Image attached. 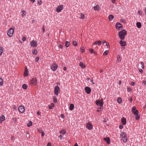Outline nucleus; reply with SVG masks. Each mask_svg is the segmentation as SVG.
Listing matches in <instances>:
<instances>
[{
	"label": "nucleus",
	"mask_w": 146,
	"mask_h": 146,
	"mask_svg": "<svg viewBox=\"0 0 146 146\" xmlns=\"http://www.w3.org/2000/svg\"><path fill=\"white\" fill-rule=\"evenodd\" d=\"M93 125L92 124L89 122L86 123V127L89 130H91L93 128Z\"/></svg>",
	"instance_id": "nucleus-10"
},
{
	"label": "nucleus",
	"mask_w": 146,
	"mask_h": 146,
	"mask_svg": "<svg viewBox=\"0 0 146 146\" xmlns=\"http://www.w3.org/2000/svg\"><path fill=\"white\" fill-rule=\"evenodd\" d=\"M132 100H133V99H132V97H130V98H129V100L131 102H132Z\"/></svg>",
	"instance_id": "nucleus-58"
},
{
	"label": "nucleus",
	"mask_w": 146,
	"mask_h": 146,
	"mask_svg": "<svg viewBox=\"0 0 146 146\" xmlns=\"http://www.w3.org/2000/svg\"><path fill=\"white\" fill-rule=\"evenodd\" d=\"M122 40L119 42L121 46H125L126 44V42L125 41H123Z\"/></svg>",
	"instance_id": "nucleus-15"
},
{
	"label": "nucleus",
	"mask_w": 146,
	"mask_h": 146,
	"mask_svg": "<svg viewBox=\"0 0 146 146\" xmlns=\"http://www.w3.org/2000/svg\"><path fill=\"white\" fill-rule=\"evenodd\" d=\"M53 100L54 103H56L57 102V98L55 96L53 97Z\"/></svg>",
	"instance_id": "nucleus-36"
},
{
	"label": "nucleus",
	"mask_w": 146,
	"mask_h": 146,
	"mask_svg": "<svg viewBox=\"0 0 146 146\" xmlns=\"http://www.w3.org/2000/svg\"><path fill=\"white\" fill-rule=\"evenodd\" d=\"M136 25L137 27L139 28H140L141 27V24L140 22H137L136 23Z\"/></svg>",
	"instance_id": "nucleus-26"
},
{
	"label": "nucleus",
	"mask_w": 146,
	"mask_h": 146,
	"mask_svg": "<svg viewBox=\"0 0 146 146\" xmlns=\"http://www.w3.org/2000/svg\"><path fill=\"white\" fill-rule=\"evenodd\" d=\"M31 46L33 47H36L37 45V42L34 40L31 41L30 42Z\"/></svg>",
	"instance_id": "nucleus-7"
},
{
	"label": "nucleus",
	"mask_w": 146,
	"mask_h": 146,
	"mask_svg": "<svg viewBox=\"0 0 146 146\" xmlns=\"http://www.w3.org/2000/svg\"><path fill=\"white\" fill-rule=\"evenodd\" d=\"M143 84L144 85H145L146 84V82L145 81V80H143Z\"/></svg>",
	"instance_id": "nucleus-57"
},
{
	"label": "nucleus",
	"mask_w": 146,
	"mask_h": 146,
	"mask_svg": "<svg viewBox=\"0 0 146 146\" xmlns=\"http://www.w3.org/2000/svg\"><path fill=\"white\" fill-rule=\"evenodd\" d=\"M32 53L34 55H36L37 53V50L35 49H34L32 51Z\"/></svg>",
	"instance_id": "nucleus-30"
},
{
	"label": "nucleus",
	"mask_w": 146,
	"mask_h": 146,
	"mask_svg": "<svg viewBox=\"0 0 146 146\" xmlns=\"http://www.w3.org/2000/svg\"><path fill=\"white\" fill-rule=\"evenodd\" d=\"M3 84V79L0 78V85L2 86Z\"/></svg>",
	"instance_id": "nucleus-37"
},
{
	"label": "nucleus",
	"mask_w": 146,
	"mask_h": 146,
	"mask_svg": "<svg viewBox=\"0 0 146 146\" xmlns=\"http://www.w3.org/2000/svg\"><path fill=\"white\" fill-rule=\"evenodd\" d=\"M54 93L55 95H58V93L60 92V90L58 86H56L54 87Z\"/></svg>",
	"instance_id": "nucleus-5"
},
{
	"label": "nucleus",
	"mask_w": 146,
	"mask_h": 146,
	"mask_svg": "<svg viewBox=\"0 0 146 146\" xmlns=\"http://www.w3.org/2000/svg\"><path fill=\"white\" fill-rule=\"evenodd\" d=\"M115 0H111V2L112 3H115Z\"/></svg>",
	"instance_id": "nucleus-62"
},
{
	"label": "nucleus",
	"mask_w": 146,
	"mask_h": 146,
	"mask_svg": "<svg viewBox=\"0 0 146 146\" xmlns=\"http://www.w3.org/2000/svg\"><path fill=\"white\" fill-rule=\"evenodd\" d=\"M123 128V126L122 125H120L119 126V128L120 129H122Z\"/></svg>",
	"instance_id": "nucleus-52"
},
{
	"label": "nucleus",
	"mask_w": 146,
	"mask_h": 146,
	"mask_svg": "<svg viewBox=\"0 0 146 146\" xmlns=\"http://www.w3.org/2000/svg\"><path fill=\"white\" fill-rule=\"evenodd\" d=\"M132 112V113L134 114V115L138 113V111L137 110H136V107L135 106H134L133 107Z\"/></svg>",
	"instance_id": "nucleus-11"
},
{
	"label": "nucleus",
	"mask_w": 146,
	"mask_h": 146,
	"mask_svg": "<svg viewBox=\"0 0 146 146\" xmlns=\"http://www.w3.org/2000/svg\"><path fill=\"white\" fill-rule=\"evenodd\" d=\"M22 88L24 89H26L27 88V86L25 84H24L22 85Z\"/></svg>",
	"instance_id": "nucleus-32"
},
{
	"label": "nucleus",
	"mask_w": 146,
	"mask_h": 146,
	"mask_svg": "<svg viewBox=\"0 0 146 146\" xmlns=\"http://www.w3.org/2000/svg\"><path fill=\"white\" fill-rule=\"evenodd\" d=\"M22 16L23 17L24 16H25L26 15V13L25 11L23 10L22 11Z\"/></svg>",
	"instance_id": "nucleus-35"
},
{
	"label": "nucleus",
	"mask_w": 146,
	"mask_h": 146,
	"mask_svg": "<svg viewBox=\"0 0 146 146\" xmlns=\"http://www.w3.org/2000/svg\"><path fill=\"white\" fill-rule=\"evenodd\" d=\"M39 58L38 57H36L35 59V61L36 62H38V61L39 60Z\"/></svg>",
	"instance_id": "nucleus-50"
},
{
	"label": "nucleus",
	"mask_w": 146,
	"mask_h": 146,
	"mask_svg": "<svg viewBox=\"0 0 146 146\" xmlns=\"http://www.w3.org/2000/svg\"><path fill=\"white\" fill-rule=\"evenodd\" d=\"M135 119L136 120H138L140 119V115H139L138 113L135 115Z\"/></svg>",
	"instance_id": "nucleus-27"
},
{
	"label": "nucleus",
	"mask_w": 146,
	"mask_h": 146,
	"mask_svg": "<svg viewBox=\"0 0 146 146\" xmlns=\"http://www.w3.org/2000/svg\"><path fill=\"white\" fill-rule=\"evenodd\" d=\"M26 40V38L25 36H23V38L22 39V40H23V41H25Z\"/></svg>",
	"instance_id": "nucleus-48"
},
{
	"label": "nucleus",
	"mask_w": 146,
	"mask_h": 146,
	"mask_svg": "<svg viewBox=\"0 0 146 146\" xmlns=\"http://www.w3.org/2000/svg\"><path fill=\"white\" fill-rule=\"evenodd\" d=\"M58 47L59 48H60L61 49H62L63 48L62 46L60 44H59Z\"/></svg>",
	"instance_id": "nucleus-51"
},
{
	"label": "nucleus",
	"mask_w": 146,
	"mask_h": 146,
	"mask_svg": "<svg viewBox=\"0 0 146 146\" xmlns=\"http://www.w3.org/2000/svg\"><path fill=\"white\" fill-rule=\"evenodd\" d=\"M37 83V80L36 78H33L31 80L30 83V84L33 85L35 86L36 85Z\"/></svg>",
	"instance_id": "nucleus-4"
},
{
	"label": "nucleus",
	"mask_w": 146,
	"mask_h": 146,
	"mask_svg": "<svg viewBox=\"0 0 146 146\" xmlns=\"http://www.w3.org/2000/svg\"><path fill=\"white\" fill-rule=\"evenodd\" d=\"M63 5H61L58 6L56 9V11L58 13L60 12L63 9Z\"/></svg>",
	"instance_id": "nucleus-8"
},
{
	"label": "nucleus",
	"mask_w": 146,
	"mask_h": 146,
	"mask_svg": "<svg viewBox=\"0 0 146 146\" xmlns=\"http://www.w3.org/2000/svg\"><path fill=\"white\" fill-rule=\"evenodd\" d=\"M116 27L117 29H118L122 28V25L119 23L116 24Z\"/></svg>",
	"instance_id": "nucleus-13"
},
{
	"label": "nucleus",
	"mask_w": 146,
	"mask_h": 146,
	"mask_svg": "<svg viewBox=\"0 0 146 146\" xmlns=\"http://www.w3.org/2000/svg\"><path fill=\"white\" fill-rule=\"evenodd\" d=\"M60 117L61 118L63 119L64 118V116L63 115L61 114L60 115Z\"/></svg>",
	"instance_id": "nucleus-61"
},
{
	"label": "nucleus",
	"mask_w": 146,
	"mask_h": 146,
	"mask_svg": "<svg viewBox=\"0 0 146 146\" xmlns=\"http://www.w3.org/2000/svg\"><path fill=\"white\" fill-rule=\"evenodd\" d=\"M121 122L122 123L123 125H125L126 123V119L124 117H123L121 119Z\"/></svg>",
	"instance_id": "nucleus-17"
},
{
	"label": "nucleus",
	"mask_w": 146,
	"mask_h": 146,
	"mask_svg": "<svg viewBox=\"0 0 146 146\" xmlns=\"http://www.w3.org/2000/svg\"><path fill=\"white\" fill-rule=\"evenodd\" d=\"M58 137L60 139V140H62L63 139V137L62 135H60Z\"/></svg>",
	"instance_id": "nucleus-49"
},
{
	"label": "nucleus",
	"mask_w": 146,
	"mask_h": 146,
	"mask_svg": "<svg viewBox=\"0 0 146 146\" xmlns=\"http://www.w3.org/2000/svg\"><path fill=\"white\" fill-rule=\"evenodd\" d=\"M57 65L55 63H53L51 66V69L54 71H55L57 68Z\"/></svg>",
	"instance_id": "nucleus-9"
},
{
	"label": "nucleus",
	"mask_w": 146,
	"mask_h": 146,
	"mask_svg": "<svg viewBox=\"0 0 146 146\" xmlns=\"http://www.w3.org/2000/svg\"><path fill=\"white\" fill-rule=\"evenodd\" d=\"M139 72L141 73H142L143 72V70L142 69H139Z\"/></svg>",
	"instance_id": "nucleus-59"
},
{
	"label": "nucleus",
	"mask_w": 146,
	"mask_h": 146,
	"mask_svg": "<svg viewBox=\"0 0 146 146\" xmlns=\"http://www.w3.org/2000/svg\"><path fill=\"white\" fill-rule=\"evenodd\" d=\"M38 132H40V133L42 131V130H41V129L40 128H38Z\"/></svg>",
	"instance_id": "nucleus-56"
},
{
	"label": "nucleus",
	"mask_w": 146,
	"mask_h": 146,
	"mask_svg": "<svg viewBox=\"0 0 146 146\" xmlns=\"http://www.w3.org/2000/svg\"><path fill=\"white\" fill-rule=\"evenodd\" d=\"M73 44L74 46H76L77 45V42L75 40H74L73 41Z\"/></svg>",
	"instance_id": "nucleus-40"
},
{
	"label": "nucleus",
	"mask_w": 146,
	"mask_h": 146,
	"mask_svg": "<svg viewBox=\"0 0 146 146\" xmlns=\"http://www.w3.org/2000/svg\"><path fill=\"white\" fill-rule=\"evenodd\" d=\"M89 51L91 53H92L94 52L93 50L91 48L89 49Z\"/></svg>",
	"instance_id": "nucleus-53"
},
{
	"label": "nucleus",
	"mask_w": 146,
	"mask_h": 146,
	"mask_svg": "<svg viewBox=\"0 0 146 146\" xmlns=\"http://www.w3.org/2000/svg\"><path fill=\"white\" fill-rule=\"evenodd\" d=\"M81 52H84L85 50L84 47L82 46L80 48Z\"/></svg>",
	"instance_id": "nucleus-39"
},
{
	"label": "nucleus",
	"mask_w": 146,
	"mask_h": 146,
	"mask_svg": "<svg viewBox=\"0 0 146 146\" xmlns=\"http://www.w3.org/2000/svg\"><path fill=\"white\" fill-rule=\"evenodd\" d=\"M117 102L119 104H121L122 103V99L120 97L118 98Z\"/></svg>",
	"instance_id": "nucleus-29"
},
{
	"label": "nucleus",
	"mask_w": 146,
	"mask_h": 146,
	"mask_svg": "<svg viewBox=\"0 0 146 146\" xmlns=\"http://www.w3.org/2000/svg\"><path fill=\"white\" fill-rule=\"evenodd\" d=\"M113 18V16L112 15H110L108 16V18L110 21H111Z\"/></svg>",
	"instance_id": "nucleus-24"
},
{
	"label": "nucleus",
	"mask_w": 146,
	"mask_h": 146,
	"mask_svg": "<svg viewBox=\"0 0 146 146\" xmlns=\"http://www.w3.org/2000/svg\"><path fill=\"white\" fill-rule=\"evenodd\" d=\"M32 125V123L31 121L29 122L28 124H27V126L28 127H30Z\"/></svg>",
	"instance_id": "nucleus-44"
},
{
	"label": "nucleus",
	"mask_w": 146,
	"mask_h": 146,
	"mask_svg": "<svg viewBox=\"0 0 146 146\" xmlns=\"http://www.w3.org/2000/svg\"><path fill=\"white\" fill-rule=\"evenodd\" d=\"M121 139L124 143H126L127 140V136L124 137H122Z\"/></svg>",
	"instance_id": "nucleus-21"
},
{
	"label": "nucleus",
	"mask_w": 146,
	"mask_h": 146,
	"mask_svg": "<svg viewBox=\"0 0 146 146\" xmlns=\"http://www.w3.org/2000/svg\"><path fill=\"white\" fill-rule=\"evenodd\" d=\"M37 114L38 115H40V111H38L37 112Z\"/></svg>",
	"instance_id": "nucleus-63"
},
{
	"label": "nucleus",
	"mask_w": 146,
	"mask_h": 146,
	"mask_svg": "<svg viewBox=\"0 0 146 146\" xmlns=\"http://www.w3.org/2000/svg\"><path fill=\"white\" fill-rule=\"evenodd\" d=\"M117 60L118 62H120L121 60L120 56L119 55H118L117 56Z\"/></svg>",
	"instance_id": "nucleus-38"
},
{
	"label": "nucleus",
	"mask_w": 146,
	"mask_h": 146,
	"mask_svg": "<svg viewBox=\"0 0 146 146\" xmlns=\"http://www.w3.org/2000/svg\"><path fill=\"white\" fill-rule=\"evenodd\" d=\"M120 136L122 137H124L127 136V135L124 132H122L121 133Z\"/></svg>",
	"instance_id": "nucleus-20"
},
{
	"label": "nucleus",
	"mask_w": 146,
	"mask_h": 146,
	"mask_svg": "<svg viewBox=\"0 0 146 146\" xmlns=\"http://www.w3.org/2000/svg\"><path fill=\"white\" fill-rule=\"evenodd\" d=\"M96 103L97 105L99 106V107H98L99 109H100V110L103 109L104 102L102 98L101 100H96Z\"/></svg>",
	"instance_id": "nucleus-1"
},
{
	"label": "nucleus",
	"mask_w": 146,
	"mask_h": 146,
	"mask_svg": "<svg viewBox=\"0 0 146 146\" xmlns=\"http://www.w3.org/2000/svg\"><path fill=\"white\" fill-rule=\"evenodd\" d=\"M135 82H131V84L132 86H134L135 85Z\"/></svg>",
	"instance_id": "nucleus-54"
},
{
	"label": "nucleus",
	"mask_w": 146,
	"mask_h": 146,
	"mask_svg": "<svg viewBox=\"0 0 146 146\" xmlns=\"http://www.w3.org/2000/svg\"><path fill=\"white\" fill-rule=\"evenodd\" d=\"M106 45L107 46V48H109L110 47L109 43L108 42H106Z\"/></svg>",
	"instance_id": "nucleus-45"
},
{
	"label": "nucleus",
	"mask_w": 146,
	"mask_h": 146,
	"mask_svg": "<svg viewBox=\"0 0 146 146\" xmlns=\"http://www.w3.org/2000/svg\"><path fill=\"white\" fill-rule=\"evenodd\" d=\"M47 146H51V143H48L47 144Z\"/></svg>",
	"instance_id": "nucleus-64"
},
{
	"label": "nucleus",
	"mask_w": 146,
	"mask_h": 146,
	"mask_svg": "<svg viewBox=\"0 0 146 146\" xmlns=\"http://www.w3.org/2000/svg\"><path fill=\"white\" fill-rule=\"evenodd\" d=\"M84 15L82 14H81L80 17V19H84Z\"/></svg>",
	"instance_id": "nucleus-46"
},
{
	"label": "nucleus",
	"mask_w": 146,
	"mask_h": 146,
	"mask_svg": "<svg viewBox=\"0 0 146 146\" xmlns=\"http://www.w3.org/2000/svg\"><path fill=\"white\" fill-rule=\"evenodd\" d=\"M3 48L2 47H0V56H1L2 55V52H3Z\"/></svg>",
	"instance_id": "nucleus-34"
},
{
	"label": "nucleus",
	"mask_w": 146,
	"mask_h": 146,
	"mask_svg": "<svg viewBox=\"0 0 146 146\" xmlns=\"http://www.w3.org/2000/svg\"><path fill=\"white\" fill-rule=\"evenodd\" d=\"M127 34L126 31L125 30H123L122 31H120L119 33V36L121 40H123L125 38V36Z\"/></svg>",
	"instance_id": "nucleus-2"
},
{
	"label": "nucleus",
	"mask_w": 146,
	"mask_h": 146,
	"mask_svg": "<svg viewBox=\"0 0 146 146\" xmlns=\"http://www.w3.org/2000/svg\"><path fill=\"white\" fill-rule=\"evenodd\" d=\"M60 133L63 135L65 134L66 133V131L65 130H61L60 131Z\"/></svg>",
	"instance_id": "nucleus-33"
},
{
	"label": "nucleus",
	"mask_w": 146,
	"mask_h": 146,
	"mask_svg": "<svg viewBox=\"0 0 146 146\" xmlns=\"http://www.w3.org/2000/svg\"><path fill=\"white\" fill-rule=\"evenodd\" d=\"M41 136H44L45 134L44 132H43V131H41Z\"/></svg>",
	"instance_id": "nucleus-55"
},
{
	"label": "nucleus",
	"mask_w": 146,
	"mask_h": 146,
	"mask_svg": "<svg viewBox=\"0 0 146 146\" xmlns=\"http://www.w3.org/2000/svg\"><path fill=\"white\" fill-rule=\"evenodd\" d=\"M5 120V117L4 115H2L0 117V123H2L3 121Z\"/></svg>",
	"instance_id": "nucleus-16"
},
{
	"label": "nucleus",
	"mask_w": 146,
	"mask_h": 146,
	"mask_svg": "<svg viewBox=\"0 0 146 146\" xmlns=\"http://www.w3.org/2000/svg\"><path fill=\"white\" fill-rule=\"evenodd\" d=\"M54 104L53 103H52L50 105H49V108L50 109H53V108L54 107Z\"/></svg>",
	"instance_id": "nucleus-23"
},
{
	"label": "nucleus",
	"mask_w": 146,
	"mask_h": 146,
	"mask_svg": "<svg viewBox=\"0 0 146 146\" xmlns=\"http://www.w3.org/2000/svg\"><path fill=\"white\" fill-rule=\"evenodd\" d=\"M104 140L106 142L107 144H110V139L109 137L104 138Z\"/></svg>",
	"instance_id": "nucleus-14"
},
{
	"label": "nucleus",
	"mask_w": 146,
	"mask_h": 146,
	"mask_svg": "<svg viewBox=\"0 0 146 146\" xmlns=\"http://www.w3.org/2000/svg\"><path fill=\"white\" fill-rule=\"evenodd\" d=\"M42 31L43 32V33H44L45 31V29H44V26L42 28Z\"/></svg>",
	"instance_id": "nucleus-60"
},
{
	"label": "nucleus",
	"mask_w": 146,
	"mask_h": 146,
	"mask_svg": "<svg viewBox=\"0 0 146 146\" xmlns=\"http://www.w3.org/2000/svg\"><path fill=\"white\" fill-rule=\"evenodd\" d=\"M79 65L82 68H85L86 66L83 62H80V63Z\"/></svg>",
	"instance_id": "nucleus-22"
},
{
	"label": "nucleus",
	"mask_w": 146,
	"mask_h": 146,
	"mask_svg": "<svg viewBox=\"0 0 146 146\" xmlns=\"http://www.w3.org/2000/svg\"><path fill=\"white\" fill-rule=\"evenodd\" d=\"M70 42H69L66 41L65 42V46L66 47H68L70 45Z\"/></svg>",
	"instance_id": "nucleus-28"
},
{
	"label": "nucleus",
	"mask_w": 146,
	"mask_h": 146,
	"mask_svg": "<svg viewBox=\"0 0 146 146\" xmlns=\"http://www.w3.org/2000/svg\"><path fill=\"white\" fill-rule=\"evenodd\" d=\"M138 13L139 15H142L143 13V12L139 10L138 11Z\"/></svg>",
	"instance_id": "nucleus-41"
},
{
	"label": "nucleus",
	"mask_w": 146,
	"mask_h": 146,
	"mask_svg": "<svg viewBox=\"0 0 146 146\" xmlns=\"http://www.w3.org/2000/svg\"><path fill=\"white\" fill-rule=\"evenodd\" d=\"M102 44V42L100 41H97L95 42L93 44L97 45L98 44V45H100Z\"/></svg>",
	"instance_id": "nucleus-19"
},
{
	"label": "nucleus",
	"mask_w": 146,
	"mask_h": 146,
	"mask_svg": "<svg viewBox=\"0 0 146 146\" xmlns=\"http://www.w3.org/2000/svg\"><path fill=\"white\" fill-rule=\"evenodd\" d=\"M38 3L39 5H40L42 3V2L41 0H38Z\"/></svg>",
	"instance_id": "nucleus-42"
},
{
	"label": "nucleus",
	"mask_w": 146,
	"mask_h": 146,
	"mask_svg": "<svg viewBox=\"0 0 146 146\" xmlns=\"http://www.w3.org/2000/svg\"><path fill=\"white\" fill-rule=\"evenodd\" d=\"M74 106L73 104H70L69 107V109L70 110H72L74 108Z\"/></svg>",
	"instance_id": "nucleus-25"
},
{
	"label": "nucleus",
	"mask_w": 146,
	"mask_h": 146,
	"mask_svg": "<svg viewBox=\"0 0 146 146\" xmlns=\"http://www.w3.org/2000/svg\"><path fill=\"white\" fill-rule=\"evenodd\" d=\"M84 90L86 91V93L87 94H89L91 92V90L89 87H86L84 88Z\"/></svg>",
	"instance_id": "nucleus-12"
},
{
	"label": "nucleus",
	"mask_w": 146,
	"mask_h": 146,
	"mask_svg": "<svg viewBox=\"0 0 146 146\" xmlns=\"http://www.w3.org/2000/svg\"><path fill=\"white\" fill-rule=\"evenodd\" d=\"M108 50H106L105 52H104L103 53L104 55H106L108 53Z\"/></svg>",
	"instance_id": "nucleus-43"
},
{
	"label": "nucleus",
	"mask_w": 146,
	"mask_h": 146,
	"mask_svg": "<svg viewBox=\"0 0 146 146\" xmlns=\"http://www.w3.org/2000/svg\"><path fill=\"white\" fill-rule=\"evenodd\" d=\"M94 9L95 10L98 11L99 9V7L98 5H96L94 7Z\"/></svg>",
	"instance_id": "nucleus-31"
},
{
	"label": "nucleus",
	"mask_w": 146,
	"mask_h": 146,
	"mask_svg": "<svg viewBox=\"0 0 146 146\" xmlns=\"http://www.w3.org/2000/svg\"><path fill=\"white\" fill-rule=\"evenodd\" d=\"M18 110L20 112L23 113L25 111V108L24 106H20L18 108Z\"/></svg>",
	"instance_id": "nucleus-6"
},
{
	"label": "nucleus",
	"mask_w": 146,
	"mask_h": 146,
	"mask_svg": "<svg viewBox=\"0 0 146 146\" xmlns=\"http://www.w3.org/2000/svg\"><path fill=\"white\" fill-rule=\"evenodd\" d=\"M14 27L12 26L9 30L7 33V34L8 36L11 37L13 36L14 32Z\"/></svg>",
	"instance_id": "nucleus-3"
},
{
	"label": "nucleus",
	"mask_w": 146,
	"mask_h": 146,
	"mask_svg": "<svg viewBox=\"0 0 146 146\" xmlns=\"http://www.w3.org/2000/svg\"><path fill=\"white\" fill-rule=\"evenodd\" d=\"M28 76V70L26 67L25 68V71L24 74V76L26 77Z\"/></svg>",
	"instance_id": "nucleus-18"
},
{
	"label": "nucleus",
	"mask_w": 146,
	"mask_h": 146,
	"mask_svg": "<svg viewBox=\"0 0 146 146\" xmlns=\"http://www.w3.org/2000/svg\"><path fill=\"white\" fill-rule=\"evenodd\" d=\"M127 90L128 92H129L132 90L129 87H128L127 88Z\"/></svg>",
	"instance_id": "nucleus-47"
}]
</instances>
